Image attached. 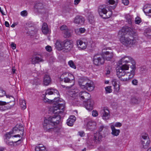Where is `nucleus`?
Wrapping results in <instances>:
<instances>
[{"mask_svg": "<svg viewBox=\"0 0 151 151\" xmlns=\"http://www.w3.org/2000/svg\"><path fill=\"white\" fill-rule=\"evenodd\" d=\"M43 61L42 57L40 55H33L30 58L31 63L34 64L43 62Z\"/></svg>", "mask_w": 151, "mask_h": 151, "instance_id": "nucleus-13", "label": "nucleus"}, {"mask_svg": "<svg viewBox=\"0 0 151 151\" xmlns=\"http://www.w3.org/2000/svg\"><path fill=\"white\" fill-rule=\"evenodd\" d=\"M64 34L65 37V38H69L71 35V32L68 29L64 32Z\"/></svg>", "mask_w": 151, "mask_h": 151, "instance_id": "nucleus-37", "label": "nucleus"}, {"mask_svg": "<svg viewBox=\"0 0 151 151\" xmlns=\"http://www.w3.org/2000/svg\"><path fill=\"white\" fill-rule=\"evenodd\" d=\"M63 50L66 52H69L73 48V45L71 40L66 39L63 41Z\"/></svg>", "mask_w": 151, "mask_h": 151, "instance_id": "nucleus-9", "label": "nucleus"}, {"mask_svg": "<svg viewBox=\"0 0 151 151\" xmlns=\"http://www.w3.org/2000/svg\"><path fill=\"white\" fill-rule=\"evenodd\" d=\"M35 151H47L46 148L44 146L39 145L35 148Z\"/></svg>", "mask_w": 151, "mask_h": 151, "instance_id": "nucleus-32", "label": "nucleus"}, {"mask_svg": "<svg viewBox=\"0 0 151 151\" xmlns=\"http://www.w3.org/2000/svg\"><path fill=\"white\" fill-rule=\"evenodd\" d=\"M13 132H23L24 131V128L22 124H17L12 129Z\"/></svg>", "mask_w": 151, "mask_h": 151, "instance_id": "nucleus-21", "label": "nucleus"}, {"mask_svg": "<svg viewBox=\"0 0 151 151\" xmlns=\"http://www.w3.org/2000/svg\"><path fill=\"white\" fill-rule=\"evenodd\" d=\"M43 96L45 97L43 99V101L45 102H48L50 100L46 98V96Z\"/></svg>", "mask_w": 151, "mask_h": 151, "instance_id": "nucleus-54", "label": "nucleus"}, {"mask_svg": "<svg viewBox=\"0 0 151 151\" xmlns=\"http://www.w3.org/2000/svg\"><path fill=\"white\" fill-rule=\"evenodd\" d=\"M111 134L114 136H117L119 134V133H111Z\"/></svg>", "mask_w": 151, "mask_h": 151, "instance_id": "nucleus-59", "label": "nucleus"}, {"mask_svg": "<svg viewBox=\"0 0 151 151\" xmlns=\"http://www.w3.org/2000/svg\"><path fill=\"white\" fill-rule=\"evenodd\" d=\"M68 64L71 67L74 69L76 68V67L73 61H69L68 62Z\"/></svg>", "mask_w": 151, "mask_h": 151, "instance_id": "nucleus-42", "label": "nucleus"}, {"mask_svg": "<svg viewBox=\"0 0 151 151\" xmlns=\"http://www.w3.org/2000/svg\"><path fill=\"white\" fill-rule=\"evenodd\" d=\"M118 81L116 79H114L112 81V84L114 87V89L116 90H119V86L117 83Z\"/></svg>", "mask_w": 151, "mask_h": 151, "instance_id": "nucleus-33", "label": "nucleus"}, {"mask_svg": "<svg viewBox=\"0 0 151 151\" xmlns=\"http://www.w3.org/2000/svg\"><path fill=\"white\" fill-rule=\"evenodd\" d=\"M76 117L74 116H71L67 119V124L69 126H72L76 120Z\"/></svg>", "mask_w": 151, "mask_h": 151, "instance_id": "nucleus-24", "label": "nucleus"}, {"mask_svg": "<svg viewBox=\"0 0 151 151\" xmlns=\"http://www.w3.org/2000/svg\"><path fill=\"white\" fill-rule=\"evenodd\" d=\"M57 96V98L55 97L53 100H51L53 103V112L54 113L61 114L64 111L65 103L63 100L59 98V95L58 97V96Z\"/></svg>", "mask_w": 151, "mask_h": 151, "instance_id": "nucleus-3", "label": "nucleus"}, {"mask_svg": "<svg viewBox=\"0 0 151 151\" xmlns=\"http://www.w3.org/2000/svg\"><path fill=\"white\" fill-rule=\"evenodd\" d=\"M51 78L50 76L45 74L43 77V84L45 86H48L51 83Z\"/></svg>", "mask_w": 151, "mask_h": 151, "instance_id": "nucleus-25", "label": "nucleus"}, {"mask_svg": "<svg viewBox=\"0 0 151 151\" xmlns=\"http://www.w3.org/2000/svg\"><path fill=\"white\" fill-rule=\"evenodd\" d=\"M122 3L125 5H127L129 4V1L128 0H122Z\"/></svg>", "mask_w": 151, "mask_h": 151, "instance_id": "nucleus-53", "label": "nucleus"}, {"mask_svg": "<svg viewBox=\"0 0 151 151\" xmlns=\"http://www.w3.org/2000/svg\"><path fill=\"white\" fill-rule=\"evenodd\" d=\"M135 22L136 24H139L141 22V19L139 17L136 18L135 19Z\"/></svg>", "mask_w": 151, "mask_h": 151, "instance_id": "nucleus-45", "label": "nucleus"}, {"mask_svg": "<svg viewBox=\"0 0 151 151\" xmlns=\"http://www.w3.org/2000/svg\"><path fill=\"white\" fill-rule=\"evenodd\" d=\"M42 31L45 35L49 33V30L48 29L47 25L46 23H44L42 27Z\"/></svg>", "mask_w": 151, "mask_h": 151, "instance_id": "nucleus-30", "label": "nucleus"}, {"mask_svg": "<svg viewBox=\"0 0 151 151\" xmlns=\"http://www.w3.org/2000/svg\"><path fill=\"white\" fill-rule=\"evenodd\" d=\"M4 148L2 147H0V151H4Z\"/></svg>", "mask_w": 151, "mask_h": 151, "instance_id": "nucleus-62", "label": "nucleus"}, {"mask_svg": "<svg viewBox=\"0 0 151 151\" xmlns=\"http://www.w3.org/2000/svg\"><path fill=\"white\" fill-rule=\"evenodd\" d=\"M63 42H61L60 40H57L55 43V47L56 49L58 50H63Z\"/></svg>", "mask_w": 151, "mask_h": 151, "instance_id": "nucleus-26", "label": "nucleus"}, {"mask_svg": "<svg viewBox=\"0 0 151 151\" xmlns=\"http://www.w3.org/2000/svg\"><path fill=\"white\" fill-rule=\"evenodd\" d=\"M21 15L23 16H26L27 15V13L26 11L24 10L21 12Z\"/></svg>", "mask_w": 151, "mask_h": 151, "instance_id": "nucleus-47", "label": "nucleus"}, {"mask_svg": "<svg viewBox=\"0 0 151 151\" xmlns=\"http://www.w3.org/2000/svg\"><path fill=\"white\" fill-rule=\"evenodd\" d=\"M96 123L95 122L93 121H90L88 122L87 125V129L89 131H92L96 128Z\"/></svg>", "mask_w": 151, "mask_h": 151, "instance_id": "nucleus-19", "label": "nucleus"}, {"mask_svg": "<svg viewBox=\"0 0 151 151\" xmlns=\"http://www.w3.org/2000/svg\"><path fill=\"white\" fill-rule=\"evenodd\" d=\"M45 49L47 51L49 52H51L52 50V48L51 46L49 45H47L45 47Z\"/></svg>", "mask_w": 151, "mask_h": 151, "instance_id": "nucleus-50", "label": "nucleus"}, {"mask_svg": "<svg viewBox=\"0 0 151 151\" xmlns=\"http://www.w3.org/2000/svg\"><path fill=\"white\" fill-rule=\"evenodd\" d=\"M15 26V24H13L11 25V27H12L13 28Z\"/></svg>", "mask_w": 151, "mask_h": 151, "instance_id": "nucleus-63", "label": "nucleus"}, {"mask_svg": "<svg viewBox=\"0 0 151 151\" xmlns=\"http://www.w3.org/2000/svg\"><path fill=\"white\" fill-rule=\"evenodd\" d=\"M111 86H108L105 88L106 93H110L112 91V89L111 88Z\"/></svg>", "mask_w": 151, "mask_h": 151, "instance_id": "nucleus-43", "label": "nucleus"}, {"mask_svg": "<svg viewBox=\"0 0 151 151\" xmlns=\"http://www.w3.org/2000/svg\"><path fill=\"white\" fill-rule=\"evenodd\" d=\"M86 31V29L84 28H81L75 30V32L77 34H78L79 32L80 33H84Z\"/></svg>", "mask_w": 151, "mask_h": 151, "instance_id": "nucleus-36", "label": "nucleus"}, {"mask_svg": "<svg viewBox=\"0 0 151 151\" xmlns=\"http://www.w3.org/2000/svg\"><path fill=\"white\" fill-rule=\"evenodd\" d=\"M5 26L7 27H9V22L7 21H5Z\"/></svg>", "mask_w": 151, "mask_h": 151, "instance_id": "nucleus-58", "label": "nucleus"}, {"mask_svg": "<svg viewBox=\"0 0 151 151\" xmlns=\"http://www.w3.org/2000/svg\"><path fill=\"white\" fill-rule=\"evenodd\" d=\"M114 0H107L106 3H108L109 4H114L115 3Z\"/></svg>", "mask_w": 151, "mask_h": 151, "instance_id": "nucleus-49", "label": "nucleus"}, {"mask_svg": "<svg viewBox=\"0 0 151 151\" xmlns=\"http://www.w3.org/2000/svg\"><path fill=\"white\" fill-rule=\"evenodd\" d=\"M88 44V41L84 39L78 40L77 41V45L80 50L86 49Z\"/></svg>", "mask_w": 151, "mask_h": 151, "instance_id": "nucleus-12", "label": "nucleus"}, {"mask_svg": "<svg viewBox=\"0 0 151 151\" xmlns=\"http://www.w3.org/2000/svg\"><path fill=\"white\" fill-rule=\"evenodd\" d=\"M101 111L103 114L102 116L103 119L105 120L108 119L109 117V110L107 108H104Z\"/></svg>", "mask_w": 151, "mask_h": 151, "instance_id": "nucleus-22", "label": "nucleus"}, {"mask_svg": "<svg viewBox=\"0 0 151 151\" xmlns=\"http://www.w3.org/2000/svg\"><path fill=\"white\" fill-rule=\"evenodd\" d=\"M127 33L133 37L137 36V34L135 29L127 27H124L119 32V35H120V41L121 42L127 47H131L136 43V40L135 39H130L126 35Z\"/></svg>", "mask_w": 151, "mask_h": 151, "instance_id": "nucleus-1", "label": "nucleus"}, {"mask_svg": "<svg viewBox=\"0 0 151 151\" xmlns=\"http://www.w3.org/2000/svg\"><path fill=\"white\" fill-rule=\"evenodd\" d=\"M131 67L132 69V70H131V73L130 74H129V75L128 78H121L122 76H124L125 75L126 73L125 72V70L123 71V72L120 74V76H118L122 81H128L129 79H130L133 77L135 73V65H132V66H131Z\"/></svg>", "mask_w": 151, "mask_h": 151, "instance_id": "nucleus-11", "label": "nucleus"}, {"mask_svg": "<svg viewBox=\"0 0 151 151\" xmlns=\"http://www.w3.org/2000/svg\"><path fill=\"white\" fill-rule=\"evenodd\" d=\"M78 83L81 88L85 89L88 91H92L94 88L93 82L83 78L79 79Z\"/></svg>", "mask_w": 151, "mask_h": 151, "instance_id": "nucleus-5", "label": "nucleus"}, {"mask_svg": "<svg viewBox=\"0 0 151 151\" xmlns=\"http://www.w3.org/2000/svg\"><path fill=\"white\" fill-rule=\"evenodd\" d=\"M104 59L103 55L97 54L94 56L93 62L95 65L97 66L101 65L104 63Z\"/></svg>", "mask_w": 151, "mask_h": 151, "instance_id": "nucleus-10", "label": "nucleus"}, {"mask_svg": "<svg viewBox=\"0 0 151 151\" xmlns=\"http://www.w3.org/2000/svg\"><path fill=\"white\" fill-rule=\"evenodd\" d=\"M11 46L12 48L13 49H15L16 48V45L14 43L12 42L11 44Z\"/></svg>", "mask_w": 151, "mask_h": 151, "instance_id": "nucleus-56", "label": "nucleus"}, {"mask_svg": "<svg viewBox=\"0 0 151 151\" xmlns=\"http://www.w3.org/2000/svg\"><path fill=\"white\" fill-rule=\"evenodd\" d=\"M92 115L93 116H96L98 115V112L96 111L93 110L92 111Z\"/></svg>", "mask_w": 151, "mask_h": 151, "instance_id": "nucleus-51", "label": "nucleus"}, {"mask_svg": "<svg viewBox=\"0 0 151 151\" xmlns=\"http://www.w3.org/2000/svg\"><path fill=\"white\" fill-rule=\"evenodd\" d=\"M84 19L82 16H77L75 18L74 22L76 24H80L83 23L84 21Z\"/></svg>", "mask_w": 151, "mask_h": 151, "instance_id": "nucleus-28", "label": "nucleus"}, {"mask_svg": "<svg viewBox=\"0 0 151 151\" xmlns=\"http://www.w3.org/2000/svg\"><path fill=\"white\" fill-rule=\"evenodd\" d=\"M107 127L104 126L103 125H101L99 128V131L100 132L102 131L106 132L107 131Z\"/></svg>", "mask_w": 151, "mask_h": 151, "instance_id": "nucleus-38", "label": "nucleus"}, {"mask_svg": "<svg viewBox=\"0 0 151 151\" xmlns=\"http://www.w3.org/2000/svg\"><path fill=\"white\" fill-rule=\"evenodd\" d=\"M88 20L89 22L91 24H93L94 23V17L92 15H90L88 17Z\"/></svg>", "mask_w": 151, "mask_h": 151, "instance_id": "nucleus-39", "label": "nucleus"}, {"mask_svg": "<svg viewBox=\"0 0 151 151\" xmlns=\"http://www.w3.org/2000/svg\"><path fill=\"white\" fill-rule=\"evenodd\" d=\"M13 133H6L4 135V138L5 139L8 140L10 138L12 137V138H14V137H19V138L20 137V136L19 134L15 135H13L12 134Z\"/></svg>", "mask_w": 151, "mask_h": 151, "instance_id": "nucleus-29", "label": "nucleus"}, {"mask_svg": "<svg viewBox=\"0 0 151 151\" xmlns=\"http://www.w3.org/2000/svg\"><path fill=\"white\" fill-rule=\"evenodd\" d=\"M40 84V82L39 80L37 79H35L34 80V82L33 83V84H35L36 85H38Z\"/></svg>", "mask_w": 151, "mask_h": 151, "instance_id": "nucleus-52", "label": "nucleus"}, {"mask_svg": "<svg viewBox=\"0 0 151 151\" xmlns=\"http://www.w3.org/2000/svg\"><path fill=\"white\" fill-rule=\"evenodd\" d=\"M0 12L3 15H4V14L3 10L1 9V8L0 7Z\"/></svg>", "mask_w": 151, "mask_h": 151, "instance_id": "nucleus-61", "label": "nucleus"}, {"mask_svg": "<svg viewBox=\"0 0 151 151\" xmlns=\"http://www.w3.org/2000/svg\"><path fill=\"white\" fill-rule=\"evenodd\" d=\"M129 66L127 65L123 64L122 66L117 67L116 69V74L117 76H120V74L125 70H128Z\"/></svg>", "mask_w": 151, "mask_h": 151, "instance_id": "nucleus-16", "label": "nucleus"}, {"mask_svg": "<svg viewBox=\"0 0 151 151\" xmlns=\"http://www.w3.org/2000/svg\"><path fill=\"white\" fill-rule=\"evenodd\" d=\"M145 141H142V144L143 145V147L145 148L148 147L150 143V141L149 140H147V142H145Z\"/></svg>", "mask_w": 151, "mask_h": 151, "instance_id": "nucleus-40", "label": "nucleus"}, {"mask_svg": "<svg viewBox=\"0 0 151 151\" xmlns=\"http://www.w3.org/2000/svg\"><path fill=\"white\" fill-rule=\"evenodd\" d=\"M144 35L147 38H151V29L148 28L146 29L144 32Z\"/></svg>", "mask_w": 151, "mask_h": 151, "instance_id": "nucleus-31", "label": "nucleus"}, {"mask_svg": "<svg viewBox=\"0 0 151 151\" xmlns=\"http://www.w3.org/2000/svg\"><path fill=\"white\" fill-rule=\"evenodd\" d=\"M122 125L121 123L119 122L116 123L114 125H111V128L112 131V132H120V131L119 129H116L115 127H120Z\"/></svg>", "mask_w": 151, "mask_h": 151, "instance_id": "nucleus-27", "label": "nucleus"}, {"mask_svg": "<svg viewBox=\"0 0 151 151\" xmlns=\"http://www.w3.org/2000/svg\"><path fill=\"white\" fill-rule=\"evenodd\" d=\"M12 71L13 74L14 73H15V69H14L13 68L12 70Z\"/></svg>", "mask_w": 151, "mask_h": 151, "instance_id": "nucleus-64", "label": "nucleus"}, {"mask_svg": "<svg viewBox=\"0 0 151 151\" xmlns=\"http://www.w3.org/2000/svg\"><path fill=\"white\" fill-rule=\"evenodd\" d=\"M60 29L61 30H64V31L68 29L67 26L65 25H63L61 26Z\"/></svg>", "mask_w": 151, "mask_h": 151, "instance_id": "nucleus-48", "label": "nucleus"}, {"mask_svg": "<svg viewBox=\"0 0 151 151\" xmlns=\"http://www.w3.org/2000/svg\"><path fill=\"white\" fill-rule=\"evenodd\" d=\"M35 8L36 10V11L39 13H42L44 12V6L42 3H36L35 5Z\"/></svg>", "mask_w": 151, "mask_h": 151, "instance_id": "nucleus-18", "label": "nucleus"}, {"mask_svg": "<svg viewBox=\"0 0 151 151\" xmlns=\"http://www.w3.org/2000/svg\"><path fill=\"white\" fill-rule=\"evenodd\" d=\"M132 83L133 85H137L138 83V81L136 79H134L132 81Z\"/></svg>", "mask_w": 151, "mask_h": 151, "instance_id": "nucleus-55", "label": "nucleus"}, {"mask_svg": "<svg viewBox=\"0 0 151 151\" xmlns=\"http://www.w3.org/2000/svg\"><path fill=\"white\" fill-rule=\"evenodd\" d=\"M6 96L7 98L12 99V101H11L9 102H6L0 101V105L3 106H0L1 111H3L10 109L14 104V99L12 96L9 95H6Z\"/></svg>", "mask_w": 151, "mask_h": 151, "instance_id": "nucleus-7", "label": "nucleus"}, {"mask_svg": "<svg viewBox=\"0 0 151 151\" xmlns=\"http://www.w3.org/2000/svg\"><path fill=\"white\" fill-rule=\"evenodd\" d=\"M125 18L129 24H131L132 23V17L129 15H127L126 16Z\"/></svg>", "mask_w": 151, "mask_h": 151, "instance_id": "nucleus-41", "label": "nucleus"}, {"mask_svg": "<svg viewBox=\"0 0 151 151\" xmlns=\"http://www.w3.org/2000/svg\"><path fill=\"white\" fill-rule=\"evenodd\" d=\"M6 94L5 91L0 89V97L3 96Z\"/></svg>", "mask_w": 151, "mask_h": 151, "instance_id": "nucleus-46", "label": "nucleus"}, {"mask_svg": "<svg viewBox=\"0 0 151 151\" xmlns=\"http://www.w3.org/2000/svg\"><path fill=\"white\" fill-rule=\"evenodd\" d=\"M81 0H74V4L75 5L78 4L80 2Z\"/></svg>", "mask_w": 151, "mask_h": 151, "instance_id": "nucleus-57", "label": "nucleus"}, {"mask_svg": "<svg viewBox=\"0 0 151 151\" xmlns=\"http://www.w3.org/2000/svg\"><path fill=\"white\" fill-rule=\"evenodd\" d=\"M65 76H66L64 78V82L66 83H70V85L69 86L66 87L64 85H62V87L63 88L66 87V88L68 89H70L74 85V77L72 74L67 72H65L63 73L61 75V77H64Z\"/></svg>", "mask_w": 151, "mask_h": 151, "instance_id": "nucleus-6", "label": "nucleus"}, {"mask_svg": "<svg viewBox=\"0 0 151 151\" xmlns=\"http://www.w3.org/2000/svg\"><path fill=\"white\" fill-rule=\"evenodd\" d=\"M47 94L49 95L53 94L55 96H58V97L59 96V93L58 91L52 88L47 90L45 91V94H42V96H46Z\"/></svg>", "mask_w": 151, "mask_h": 151, "instance_id": "nucleus-17", "label": "nucleus"}, {"mask_svg": "<svg viewBox=\"0 0 151 151\" xmlns=\"http://www.w3.org/2000/svg\"><path fill=\"white\" fill-rule=\"evenodd\" d=\"M142 138L145 140H146L149 138L148 134L146 133H143L141 135Z\"/></svg>", "mask_w": 151, "mask_h": 151, "instance_id": "nucleus-44", "label": "nucleus"}, {"mask_svg": "<svg viewBox=\"0 0 151 151\" xmlns=\"http://www.w3.org/2000/svg\"><path fill=\"white\" fill-rule=\"evenodd\" d=\"M143 11L146 15L151 17V4L145 5L144 7Z\"/></svg>", "mask_w": 151, "mask_h": 151, "instance_id": "nucleus-20", "label": "nucleus"}, {"mask_svg": "<svg viewBox=\"0 0 151 151\" xmlns=\"http://www.w3.org/2000/svg\"><path fill=\"white\" fill-rule=\"evenodd\" d=\"M58 114V115H54L50 117L48 119H45L43 123L44 129L46 132H58L60 130L61 128L60 127H53V126L58 124L61 120V116Z\"/></svg>", "mask_w": 151, "mask_h": 151, "instance_id": "nucleus-2", "label": "nucleus"}, {"mask_svg": "<svg viewBox=\"0 0 151 151\" xmlns=\"http://www.w3.org/2000/svg\"><path fill=\"white\" fill-rule=\"evenodd\" d=\"M90 96L89 93L85 91H81L79 93L78 97L80 99L87 100V101H84L83 104L86 109L90 111L93 109L94 105V102L93 100L90 99H88Z\"/></svg>", "mask_w": 151, "mask_h": 151, "instance_id": "nucleus-4", "label": "nucleus"}, {"mask_svg": "<svg viewBox=\"0 0 151 151\" xmlns=\"http://www.w3.org/2000/svg\"><path fill=\"white\" fill-rule=\"evenodd\" d=\"M21 142V141L20 140V139H18V140L17 141H12V142H9V141H6V144L10 145H13L14 143H17L18 144H20Z\"/></svg>", "mask_w": 151, "mask_h": 151, "instance_id": "nucleus-35", "label": "nucleus"}, {"mask_svg": "<svg viewBox=\"0 0 151 151\" xmlns=\"http://www.w3.org/2000/svg\"><path fill=\"white\" fill-rule=\"evenodd\" d=\"M19 104L20 107L23 109H25L26 108V102L24 100H20Z\"/></svg>", "mask_w": 151, "mask_h": 151, "instance_id": "nucleus-34", "label": "nucleus"}, {"mask_svg": "<svg viewBox=\"0 0 151 151\" xmlns=\"http://www.w3.org/2000/svg\"><path fill=\"white\" fill-rule=\"evenodd\" d=\"M98 12L100 16L105 19L109 18L112 14L111 12L107 11L104 5H100L99 7Z\"/></svg>", "mask_w": 151, "mask_h": 151, "instance_id": "nucleus-8", "label": "nucleus"}, {"mask_svg": "<svg viewBox=\"0 0 151 151\" xmlns=\"http://www.w3.org/2000/svg\"><path fill=\"white\" fill-rule=\"evenodd\" d=\"M102 55L104 60H110L113 57L114 54L113 52L111 50L106 51L102 52Z\"/></svg>", "mask_w": 151, "mask_h": 151, "instance_id": "nucleus-15", "label": "nucleus"}, {"mask_svg": "<svg viewBox=\"0 0 151 151\" xmlns=\"http://www.w3.org/2000/svg\"><path fill=\"white\" fill-rule=\"evenodd\" d=\"M133 59L130 56H125L123 57L119 61L120 64L123 65L131 62L132 63L134 62Z\"/></svg>", "mask_w": 151, "mask_h": 151, "instance_id": "nucleus-14", "label": "nucleus"}, {"mask_svg": "<svg viewBox=\"0 0 151 151\" xmlns=\"http://www.w3.org/2000/svg\"><path fill=\"white\" fill-rule=\"evenodd\" d=\"M102 137L101 133H95L94 135L93 141L96 143H99L101 140Z\"/></svg>", "mask_w": 151, "mask_h": 151, "instance_id": "nucleus-23", "label": "nucleus"}, {"mask_svg": "<svg viewBox=\"0 0 151 151\" xmlns=\"http://www.w3.org/2000/svg\"><path fill=\"white\" fill-rule=\"evenodd\" d=\"M78 135L82 137L84 136L85 134L84 133H79Z\"/></svg>", "mask_w": 151, "mask_h": 151, "instance_id": "nucleus-60", "label": "nucleus"}]
</instances>
